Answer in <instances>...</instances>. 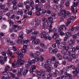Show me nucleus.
Here are the masks:
<instances>
[{"label":"nucleus","mask_w":79,"mask_h":79,"mask_svg":"<svg viewBox=\"0 0 79 79\" xmlns=\"http://www.w3.org/2000/svg\"><path fill=\"white\" fill-rule=\"evenodd\" d=\"M24 57V55L21 52L18 55V59L17 60V62H16L15 63L17 67H20L21 65H23L25 63V62L21 60Z\"/></svg>","instance_id":"nucleus-1"},{"label":"nucleus","mask_w":79,"mask_h":79,"mask_svg":"<svg viewBox=\"0 0 79 79\" xmlns=\"http://www.w3.org/2000/svg\"><path fill=\"white\" fill-rule=\"evenodd\" d=\"M40 36L41 39L44 38V39L46 40L48 39L49 40H52L53 39L52 37H51L48 34L46 35V32L45 31L43 32L42 33L40 34Z\"/></svg>","instance_id":"nucleus-2"},{"label":"nucleus","mask_w":79,"mask_h":79,"mask_svg":"<svg viewBox=\"0 0 79 79\" xmlns=\"http://www.w3.org/2000/svg\"><path fill=\"white\" fill-rule=\"evenodd\" d=\"M35 9L36 10H37V11H36V15L37 16H40V11L42 10V5L37 4L35 6Z\"/></svg>","instance_id":"nucleus-3"},{"label":"nucleus","mask_w":79,"mask_h":79,"mask_svg":"<svg viewBox=\"0 0 79 79\" xmlns=\"http://www.w3.org/2000/svg\"><path fill=\"white\" fill-rule=\"evenodd\" d=\"M62 30H64L66 31V27H65V25H61L60 27H59V28L58 29V31L59 32L60 34L61 35H65V33H64V32L63 31H61Z\"/></svg>","instance_id":"nucleus-4"},{"label":"nucleus","mask_w":79,"mask_h":79,"mask_svg":"<svg viewBox=\"0 0 79 79\" xmlns=\"http://www.w3.org/2000/svg\"><path fill=\"white\" fill-rule=\"evenodd\" d=\"M46 62L45 61H44L42 63L41 66H44V68L45 69H53V67H52V65H48V64H46Z\"/></svg>","instance_id":"nucleus-5"},{"label":"nucleus","mask_w":79,"mask_h":79,"mask_svg":"<svg viewBox=\"0 0 79 79\" xmlns=\"http://www.w3.org/2000/svg\"><path fill=\"white\" fill-rule=\"evenodd\" d=\"M31 40H33L32 41V44L33 45H37L40 43V40L39 39H36L35 37L33 36L31 37Z\"/></svg>","instance_id":"nucleus-6"},{"label":"nucleus","mask_w":79,"mask_h":79,"mask_svg":"<svg viewBox=\"0 0 79 79\" xmlns=\"http://www.w3.org/2000/svg\"><path fill=\"white\" fill-rule=\"evenodd\" d=\"M58 52V50L57 49H53L52 48H49V52L50 53L52 54V53H54V54H56V53Z\"/></svg>","instance_id":"nucleus-7"},{"label":"nucleus","mask_w":79,"mask_h":79,"mask_svg":"<svg viewBox=\"0 0 79 79\" xmlns=\"http://www.w3.org/2000/svg\"><path fill=\"white\" fill-rule=\"evenodd\" d=\"M40 72V74L42 75V79H44L46 76V72H44L42 70H41Z\"/></svg>","instance_id":"nucleus-8"},{"label":"nucleus","mask_w":79,"mask_h":79,"mask_svg":"<svg viewBox=\"0 0 79 79\" xmlns=\"http://www.w3.org/2000/svg\"><path fill=\"white\" fill-rule=\"evenodd\" d=\"M77 3L76 2H74L73 4V5L71 7V10L72 11V12L73 13H74V7H76L77 6Z\"/></svg>","instance_id":"nucleus-9"},{"label":"nucleus","mask_w":79,"mask_h":79,"mask_svg":"<svg viewBox=\"0 0 79 79\" xmlns=\"http://www.w3.org/2000/svg\"><path fill=\"white\" fill-rule=\"evenodd\" d=\"M35 72L37 74V77H38V79H41L40 77H41V74H40V71L36 69V70Z\"/></svg>","instance_id":"nucleus-10"},{"label":"nucleus","mask_w":79,"mask_h":79,"mask_svg":"<svg viewBox=\"0 0 79 79\" xmlns=\"http://www.w3.org/2000/svg\"><path fill=\"white\" fill-rule=\"evenodd\" d=\"M28 63L30 65H31L32 64H35V61L34 59H33L31 60H29L28 61Z\"/></svg>","instance_id":"nucleus-11"},{"label":"nucleus","mask_w":79,"mask_h":79,"mask_svg":"<svg viewBox=\"0 0 79 79\" xmlns=\"http://www.w3.org/2000/svg\"><path fill=\"white\" fill-rule=\"evenodd\" d=\"M61 13L64 18H67V15H66V10H62Z\"/></svg>","instance_id":"nucleus-12"},{"label":"nucleus","mask_w":79,"mask_h":79,"mask_svg":"<svg viewBox=\"0 0 79 79\" xmlns=\"http://www.w3.org/2000/svg\"><path fill=\"white\" fill-rule=\"evenodd\" d=\"M73 73L74 77H76L77 76V73H79V69H76L75 71H73Z\"/></svg>","instance_id":"nucleus-13"},{"label":"nucleus","mask_w":79,"mask_h":79,"mask_svg":"<svg viewBox=\"0 0 79 79\" xmlns=\"http://www.w3.org/2000/svg\"><path fill=\"white\" fill-rule=\"evenodd\" d=\"M71 23V20L70 18L68 19L67 22L66 23V26H69Z\"/></svg>","instance_id":"nucleus-14"},{"label":"nucleus","mask_w":79,"mask_h":79,"mask_svg":"<svg viewBox=\"0 0 79 79\" xmlns=\"http://www.w3.org/2000/svg\"><path fill=\"white\" fill-rule=\"evenodd\" d=\"M65 36L67 37H70L71 36V32H67L65 33Z\"/></svg>","instance_id":"nucleus-15"},{"label":"nucleus","mask_w":79,"mask_h":79,"mask_svg":"<svg viewBox=\"0 0 79 79\" xmlns=\"http://www.w3.org/2000/svg\"><path fill=\"white\" fill-rule=\"evenodd\" d=\"M52 23H53V21H48L47 23V25L49 26V27H52Z\"/></svg>","instance_id":"nucleus-16"},{"label":"nucleus","mask_w":79,"mask_h":79,"mask_svg":"<svg viewBox=\"0 0 79 79\" xmlns=\"http://www.w3.org/2000/svg\"><path fill=\"white\" fill-rule=\"evenodd\" d=\"M7 53L8 55L10 57H11L12 56V54H13V52L11 51H10V50H8L7 51Z\"/></svg>","instance_id":"nucleus-17"},{"label":"nucleus","mask_w":79,"mask_h":79,"mask_svg":"<svg viewBox=\"0 0 79 79\" xmlns=\"http://www.w3.org/2000/svg\"><path fill=\"white\" fill-rule=\"evenodd\" d=\"M64 1L63 0H61V4H60V5L59 6V8H60L61 10V9H62V8H63L64 6L63 5V4H64Z\"/></svg>","instance_id":"nucleus-18"},{"label":"nucleus","mask_w":79,"mask_h":79,"mask_svg":"<svg viewBox=\"0 0 79 79\" xmlns=\"http://www.w3.org/2000/svg\"><path fill=\"white\" fill-rule=\"evenodd\" d=\"M57 56L59 60H60L62 59V56L60 53H58L57 55Z\"/></svg>","instance_id":"nucleus-19"},{"label":"nucleus","mask_w":79,"mask_h":79,"mask_svg":"<svg viewBox=\"0 0 79 79\" xmlns=\"http://www.w3.org/2000/svg\"><path fill=\"white\" fill-rule=\"evenodd\" d=\"M27 72H28V70L25 69L24 70L23 72H22V74L23 76H26V74L27 73Z\"/></svg>","instance_id":"nucleus-20"},{"label":"nucleus","mask_w":79,"mask_h":79,"mask_svg":"<svg viewBox=\"0 0 79 79\" xmlns=\"http://www.w3.org/2000/svg\"><path fill=\"white\" fill-rule=\"evenodd\" d=\"M18 15H23V10L19 9L17 12Z\"/></svg>","instance_id":"nucleus-21"},{"label":"nucleus","mask_w":79,"mask_h":79,"mask_svg":"<svg viewBox=\"0 0 79 79\" xmlns=\"http://www.w3.org/2000/svg\"><path fill=\"white\" fill-rule=\"evenodd\" d=\"M51 15L52 16V17L53 18V19H55L56 15V13L54 12L52 13H51Z\"/></svg>","instance_id":"nucleus-22"},{"label":"nucleus","mask_w":79,"mask_h":79,"mask_svg":"<svg viewBox=\"0 0 79 79\" xmlns=\"http://www.w3.org/2000/svg\"><path fill=\"white\" fill-rule=\"evenodd\" d=\"M30 56L32 57V58H34L35 57H36V56H35V54L34 53H31L30 54Z\"/></svg>","instance_id":"nucleus-23"},{"label":"nucleus","mask_w":79,"mask_h":79,"mask_svg":"<svg viewBox=\"0 0 79 79\" xmlns=\"http://www.w3.org/2000/svg\"><path fill=\"white\" fill-rule=\"evenodd\" d=\"M38 34V32L37 31H34L32 33L33 35H34V36H35V37H36V36L37 35V34Z\"/></svg>","instance_id":"nucleus-24"},{"label":"nucleus","mask_w":79,"mask_h":79,"mask_svg":"<svg viewBox=\"0 0 79 79\" xmlns=\"http://www.w3.org/2000/svg\"><path fill=\"white\" fill-rule=\"evenodd\" d=\"M52 60H51V59H49L47 60V63L48 64H48H50L52 63Z\"/></svg>","instance_id":"nucleus-25"},{"label":"nucleus","mask_w":79,"mask_h":79,"mask_svg":"<svg viewBox=\"0 0 79 79\" xmlns=\"http://www.w3.org/2000/svg\"><path fill=\"white\" fill-rule=\"evenodd\" d=\"M69 55H68L65 54L63 56V58L64 60H66L68 58Z\"/></svg>","instance_id":"nucleus-26"},{"label":"nucleus","mask_w":79,"mask_h":79,"mask_svg":"<svg viewBox=\"0 0 79 79\" xmlns=\"http://www.w3.org/2000/svg\"><path fill=\"white\" fill-rule=\"evenodd\" d=\"M59 64V62L57 61L56 62H55L54 64V68H56L58 67V64Z\"/></svg>","instance_id":"nucleus-27"},{"label":"nucleus","mask_w":79,"mask_h":79,"mask_svg":"<svg viewBox=\"0 0 79 79\" xmlns=\"http://www.w3.org/2000/svg\"><path fill=\"white\" fill-rule=\"evenodd\" d=\"M34 1L32 0H31V1L30 2L29 5L30 6H34Z\"/></svg>","instance_id":"nucleus-28"},{"label":"nucleus","mask_w":79,"mask_h":79,"mask_svg":"<svg viewBox=\"0 0 79 79\" xmlns=\"http://www.w3.org/2000/svg\"><path fill=\"white\" fill-rule=\"evenodd\" d=\"M68 43L70 45H73V44H74V41L72 40L69 41Z\"/></svg>","instance_id":"nucleus-29"},{"label":"nucleus","mask_w":79,"mask_h":79,"mask_svg":"<svg viewBox=\"0 0 79 79\" xmlns=\"http://www.w3.org/2000/svg\"><path fill=\"white\" fill-rule=\"evenodd\" d=\"M63 48L64 50H66L67 52H68L69 50V48L67 46H63Z\"/></svg>","instance_id":"nucleus-30"},{"label":"nucleus","mask_w":79,"mask_h":79,"mask_svg":"<svg viewBox=\"0 0 79 79\" xmlns=\"http://www.w3.org/2000/svg\"><path fill=\"white\" fill-rule=\"evenodd\" d=\"M67 77L68 78V79H72V75L71 74H68L67 76Z\"/></svg>","instance_id":"nucleus-31"},{"label":"nucleus","mask_w":79,"mask_h":79,"mask_svg":"<svg viewBox=\"0 0 79 79\" xmlns=\"http://www.w3.org/2000/svg\"><path fill=\"white\" fill-rule=\"evenodd\" d=\"M63 48V47H64V46H62V44L60 43L58 45V48L59 49H62V47Z\"/></svg>","instance_id":"nucleus-32"},{"label":"nucleus","mask_w":79,"mask_h":79,"mask_svg":"<svg viewBox=\"0 0 79 79\" xmlns=\"http://www.w3.org/2000/svg\"><path fill=\"white\" fill-rule=\"evenodd\" d=\"M56 36H57V33H54V35L52 36V38L54 39H56Z\"/></svg>","instance_id":"nucleus-33"},{"label":"nucleus","mask_w":79,"mask_h":79,"mask_svg":"<svg viewBox=\"0 0 79 79\" xmlns=\"http://www.w3.org/2000/svg\"><path fill=\"white\" fill-rule=\"evenodd\" d=\"M48 19L49 21L52 22V21H53V18L52 17H50L48 18Z\"/></svg>","instance_id":"nucleus-34"},{"label":"nucleus","mask_w":79,"mask_h":79,"mask_svg":"<svg viewBox=\"0 0 79 79\" xmlns=\"http://www.w3.org/2000/svg\"><path fill=\"white\" fill-rule=\"evenodd\" d=\"M6 42H7V43H10V42H11V40L10 38H6Z\"/></svg>","instance_id":"nucleus-35"},{"label":"nucleus","mask_w":79,"mask_h":79,"mask_svg":"<svg viewBox=\"0 0 79 79\" xmlns=\"http://www.w3.org/2000/svg\"><path fill=\"white\" fill-rule=\"evenodd\" d=\"M42 21L43 23H47V22L48 21V20H47V19H45V18H43Z\"/></svg>","instance_id":"nucleus-36"},{"label":"nucleus","mask_w":79,"mask_h":79,"mask_svg":"<svg viewBox=\"0 0 79 79\" xmlns=\"http://www.w3.org/2000/svg\"><path fill=\"white\" fill-rule=\"evenodd\" d=\"M12 28L13 29H16V28H18V25L14 24Z\"/></svg>","instance_id":"nucleus-37"},{"label":"nucleus","mask_w":79,"mask_h":79,"mask_svg":"<svg viewBox=\"0 0 79 79\" xmlns=\"http://www.w3.org/2000/svg\"><path fill=\"white\" fill-rule=\"evenodd\" d=\"M53 8L54 10H56L58 8V5H53Z\"/></svg>","instance_id":"nucleus-38"},{"label":"nucleus","mask_w":79,"mask_h":79,"mask_svg":"<svg viewBox=\"0 0 79 79\" xmlns=\"http://www.w3.org/2000/svg\"><path fill=\"white\" fill-rule=\"evenodd\" d=\"M7 71H8L7 69H5V71L2 72L3 74L4 75L7 74Z\"/></svg>","instance_id":"nucleus-39"},{"label":"nucleus","mask_w":79,"mask_h":79,"mask_svg":"<svg viewBox=\"0 0 79 79\" xmlns=\"http://www.w3.org/2000/svg\"><path fill=\"white\" fill-rule=\"evenodd\" d=\"M30 65H31L29 64L28 63L27 64L25 65V67L26 68H27V69H29L30 68Z\"/></svg>","instance_id":"nucleus-40"},{"label":"nucleus","mask_w":79,"mask_h":79,"mask_svg":"<svg viewBox=\"0 0 79 79\" xmlns=\"http://www.w3.org/2000/svg\"><path fill=\"white\" fill-rule=\"evenodd\" d=\"M72 56L73 59H74V60L76 59V54H72Z\"/></svg>","instance_id":"nucleus-41"},{"label":"nucleus","mask_w":79,"mask_h":79,"mask_svg":"<svg viewBox=\"0 0 79 79\" xmlns=\"http://www.w3.org/2000/svg\"><path fill=\"white\" fill-rule=\"evenodd\" d=\"M17 5H13V8L14 10H17Z\"/></svg>","instance_id":"nucleus-42"},{"label":"nucleus","mask_w":79,"mask_h":79,"mask_svg":"<svg viewBox=\"0 0 79 79\" xmlns=\"http://www.w3.org/2000/svg\"><path fill=\"white\" fill-rule=\"evenodd\" d=\"M72 60H73V58H72V57H71L69 58L68 57V61L71 62L72 61Z\"/></svg>","instance_id":"nucleus-43"},{"label":"nucleus","mask_w":79,"mask_h":79,"mask_svg":"<svg viewBox=\"0 0 79 79\" xmlns=\"http://www.w3.org/2000/svg\"><path fill=\"white\" fill-rule=\"evenodd\" d=\"M23 4L22 3H19L18 4V6L19 7H23Z\"/></svg>","instance_id":"nucleus-44"},{"label":"nucleus","mask_w":79,"mask_h":79,"mask_svg":"<svg viewBox=\"0 0 79 79\" xmlns=\"http://www.w3.org/2000/svg\"><path fill=\"white\" fill-rule=\"evenodd\" d=\"M35 55L36 56H39V55H40V52L38 51H37L36 52Z\"/></svg>","instance_id":"nucleus-45"},{"label":"nucleus","mask_w":79,"mask_h":79,"mask_svg":"<svg viewBox=\"0 0 79 79\" xmlns=\"http://www.w3.org/2000/svg\"><path fill=\"white\" fill-rule=\"evenodd\" d=\"M12 76H13V74L9 72L8 73V76L9 77H12Z\"/></svg>","instance_id":"nucleus-46"},{"label":"nucleus","mask_w":79,"mask_h":79,"mask_svg":"<svg viewBox=\"0 0 79 79\" xmlns=\"http://www.w3.org/2000/svg\"><path fill=\"white\" fill-rule=\"evenodd\" d=\"M39 60L41 61H42L43 60H44V58L42 56H41L39 58Z\"/></svg>","instance_id":"nucleus-47"},{"label":"nucleus","mask_w":79,"mask_h":79,"mask_svg":"<svg viewBox=\"0 0 79 79\" xmlns=\"http://www.w3.org/2000/svg\"><path fill=\"white\" fill-rule=\"evenodd\" d=\"M21 40H19V39H18L17 40L16 42L18 44H21Z\"/></svg>","instance_id":"nucleus-48"},{"label":"nucleus","mask_w":79,"mask_h":79,"mask_svg":"<svg viewBox=\"0 0 79 79\" xmlns=\"http://www.w3.org/2000/svg\"><path fill=\"white\" fill-rule=\"evenodd\" d=\"M60 44H61L62 46H64V45H66V41L62 42Z\"/></svg>","instance_id":"nucleus-49"},{"label":"nucleus","mask_w":79,"mask_h":79,"mask_svg":"<svg viewBox=\"0 0 79 79\" xmlns=\"http://www.w3.org/2000/svg\"><path fill=\"white\" fill-rule=\"evenodd\" d=\"M3 9L4 12H6V11H8V7H6V8H4Z\"/></svg>","instance_id":"nucleus-50"},{"label":"nucleus","mask_w":79,"mask_h":79,"mask_svg":"<svg viewBox=\"0 0 79 79\" xmlns=\"http://www.w3.org/2000/svg\"><path fill=\"white\" fill-rule=\"evenodd\" d=\"M35 57V61L36 62H37V61H38L39 60V58L37 57Z\"/></svg>","instance_id":"nucleus-51"},{"label":"nucleus","mask_w":79,"mask_h":79,"mask_svg":"<svg viewBox=\"0 0 79 79\" xmlns=\"http://www.w3.org/2000/svg\"><path fill=\"white\" fill-rule=\"evenodd\" d=\"M60 52L61 54H63V55H65L66 53L64 50H62Z\"/></svg>","instance_id":"nucleus-52"},{"label":"nucleus","mask_w":79,"mask_h":79,"mask_svg":"<svg viewBox=\"0 0 79 79\" xmlns=\"http://www.w3.org/2000/svg\"><path fill=\"white\" fill-rule=\"evenodd\" d=\"M5 8V6L4 5L2 4L1 6H0L1 10H3Z\"/></svg>","instance_id":"nucleus-53"},{"label":"nucleus","mask_w":79,"mask_h":79,"mask_svg":"<svg viewBox=\"0 0 79 79\" xmlns=\"http://www.w3.org/2000/svg\"><path fill=\"white\" fill-rule=\"evenodd\" d=\"M2 54L3 56H6V52H2Z\"/></svg>","instance_id":"nucleus-54"},{"label":"nucleus","mask_w":79,"mask_h":79,"mask_svg":"<svg viewBox=\"0 0 79 79\" xmlns=\"http://www.w3.org/2000/svg\"><path fill=\"white\" fill-rule=\"evenodd\" d=\"M15 17H16V16L14 14H13L11 15L10 19H14Z\"/></svg>","instance_id":"nucleus-55"},{"label":"nucleus","mask_w":79,"mask_h":79,"mask_svg":"<svg viewBox=\"0 0 79 79\" xmlns=\"http://www.w3.org/2000/svg\"><path fill=\"white\" fill-rule=\"evenodd\" d=\"M57 31V29L56 28H54L52 29L53 32H56Z\"/></svg>","instance_id":"nucleus-56"},{"label":"nucleus","mask_w":79,"mask_h":79,"mask_svg":"<svg viewBox=\"0 0 79 79\" xmlns=\"http://www.w3.org/2000/svg\"><path fill=\"white\" fill-rule=\"evenodd\" d=\"M6 26L4 25L2 26V29H6Z\"/></svg>","instance_id":"nucleus-57"},{"label":"nucleus","mask_w":79,"mask_h":79,"mask_svg":"<svg viewBox=\"0 0 79 79\" xmlns=\"http://www.w3.org/2000/svg\"><path fill=\"white\" fill-rule=\"evenodd\" d=\"M32 69H36V66L34 65L31 66Z\"/></svg>","instance_id":"nucleus-58"},{"label":"nucleus","mask_w":79,"mask_h":79,"mask_svg":"<svg viewBox=\"0 0 79 79\" xmlns=\"http://www.w3.org/2000/svg\"><path fill=\"white\" fill-rule=\"evenodd\" d=\"M21 44H23V45L25 44L24 40L23 39L21 40Z\"/></svg>","instance_id":"nucleus-59"},{"label":"nucleus","mask_w":79,"mask_h":79,"mask_svg":"<svg viewBox=\"0 0 79 79\" xmlns=\"http://www.w3.org/2000/svg\"><path fill=\"white\" fill-rule=\"evenodd\" d=\"M5 69H10V66L8 65H7L5 66Z\"/></svg>","instance_id":"nucleus-60"},{"label":"nucleus","mask_w":79,"mask_h":79,"mask_svg":"<svg viewBox=\"0 0 79 79\" xmlns=\"http://www.w3.org/2000/svg\"><path fill=\"white\" fill-rule=\"evenodd\" d=\"M55 60H56V57H55V56H53L52 57L51 60L52 61H55Z\"/></svg>","instance_id":"nucleus-61"},{"label":"nucleus","mask_w":79,"mask_h":79,"mask_svg":"<svg viewBox=\"0 0 79 79\" xmlns=\"http://www.w3.org/2000/svg\"><path fill=\"white\" fill-rule=\"evenodd\" d=\"M59 0H54L53 2L54 3H55L56 4V5H57L58 4V1Z\"/></svg>","instance_id":"nucleus-62"},{"label":"nucleus","mask_w":79,"mask_h":79,"mask_svg":"<svg viewBox=\"0 0 79 79\" xmlns=\"http://www.w3.org/2000/svg\"><path fill=\"white\" fill-rule=\"evenodd\" d=\"M73 45L69 44L68 47L69 49H71L73 48Z\"/></svg>","instance_id":"nucleus-63"},{"label":"nucleus","mask_w":79,"mask_h":79,"mask_svg":"<svg viewBox=\"0 0 79 79\" xmlns=\"http://www.w3.org/2000/svg\"><path fill=\"white\" fill-rule=\"evenodd\" d=\"M53 76L54 77H56L57 76V74L55 73V72H53L52 74Z\"/></svg>","instance_id":"nucleus-64"}]
</instances>
